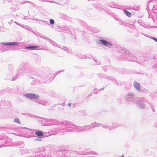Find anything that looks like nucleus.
I'll use <instances>...</instances> for the list:
<instances>
[{
    "label": "nucleus",
    "instance_id": "nucleus-4",
    "mask_svg": "<svg viewBox=\"0 0 157 157\" xmlns=\"http://www.w3.org/2000/svg\"><path fill=\"white\" fill-rule=\"evenodd\" d=\"M2 44L4 45H15L17 44L16 43L14 42H9L8 43H2Z\"/></svg>",
    "mask_w": 157,
    "mask_h": 157
},
{
    "label": "nucleus",
    "instance_id": "nucleus-7",
    "mask_svg": "<svg viewBox=\"0 0 157 157\" xmlns=\"http://www.w3.org/2000/svg\"><path fill=\"white\" fill-rule=\"evenodd\" d=\"M14 122H17L18 123H20V121L19 119L17 118H16L14 119Z\"/></svg>",
    "mask_w": 157,
    "mask_h": 157
},
{
    "label": "nucleus",
    "instance_id": "nucleus-11",
    "mask_svg": "<svg viewBox=\"0 0 157 157\" xmlns=\"http://www.w3.org/2000/svg\"><path fill=\"white\" fill-rule=\"evenodd\" d=\"M68 106H71V104H68Z\"/></svg>",
    "mask_w": 157,
    "mask_h": 157
},
{
    "label": "nucleus",
    "instance_id": "nucleus-8",
    "mask_svg": "<svg viewBox=\"0 0 157 157\" xmlns=\"http://www.w3.org/2000/svg\"><path fill=\"white\" fill-rule=\"evenodd\" d=\"M50 22L51 24H53L54 23V21L53 19H51L50 20Z\"/></svg>",
    "mask_w": 157,
    "mask_h": 157
},
{
    "label": "nucleus",
    "instance_id": "nucleus-6",
    "mask_svg": "<svg viewBox=\"0 0 157 157\" xmlns=\"http://www.w3.org/2000/svg\"><path fill=\"white\" fill-rule=\"evenodd\" d=\"M38 47L37 46H29L27 47V48H33L35 49L36 48H38Z\"/></svg>",
    "mask_w": 157,
    "mask_h": 157
},
{
    "label": "nucleus",
    "instance_id": "nucleus-10",
    "mask_svg": "<svg viewBox=\"0 0 157 157\" xmlns=\"http://www.w3.org/2000/svg\"><path fill=\"white\" fill-rule=\"evenodd\" d=\"M152 39L155 40V41L157 42V39L154 37H152Z\"/></svg>",
    "mask_w": 157,
    "mask_h": 157
},
{
    "label": "nucleus",
    "instance_id": "nucleus-5",
    "mask_svg": "<svg viewBox=\"0 0 157 157\" xmlns=\"http://www.w3.org/2000/svg\"><path fill=\"white\" fill-rule=\"evenodd\" d=\"M124 12L125 14L127 16L130 17L131 15V13L128 11L125 10H124Z\"/></svg>",
    "mask_w": 157,
    "mask_h": 157
},
{
    "label": "nucleus",
    "instance_id": "nucleus-3",
    "mask_svg": "<svg viewBox=\"0 0 157 157\" xmlns=\"http://www.w3.org/2000/svg\"><path fill=\"white\" fill-rule=\"evenodd\" d=\"M35 134L38 136H43V134L42 132L37 131L35 132Z\"/></svg>",
    "mask_w": 157,
    "mask_h": 157
},
{
    "label": "nucleus",
    "instance_id": "nucleus-1",
    "mask_svg": "<svg viewBox=\"0 0 157 157\" xmlns=\"http://www.w3.org/2000/svg\"><path fill=\"white\" fill-rule=\"evenodd\" d=\"M24 95L26 97L29 98L30 99H36L39 97V96L38 95H37L35 94H25Z\"/></svg>",
    "mask_w": 157,
    "mask_h": 157
},
{
    "label": "nucleus",
    "instance_id": "nucleus-9",
    "mask_svg": "<svg viewBox=\"0 0 157 157\" xmlns=\"http://www.w3.org/2000/svg\"><path fill=\"white\" fill-rule=\"evenodd\" d=\"M134 85L135 87H136V88H137V83L136 82L134 83Z\"/></svg>",
    "mask_w": 157,
    "mask_h": 157
},
{
    "label": "nucleus",
    "instance_id": "nucleus-2",
    "mask_svg": "<svg viewBox=\"0 0 157 157\" xmlns=\"http://www.w3.org/2000/svg\"><path fill=\"white\" fill-rule=\"evenodd\" d=\"M99 41L101 42L100 43H101L102 44L106 46H107V45H112V44L110 42L105 40H100Z\"/></svg>",
    "mask_w": 157,
    "mask_h": 157
}]
</instances>
